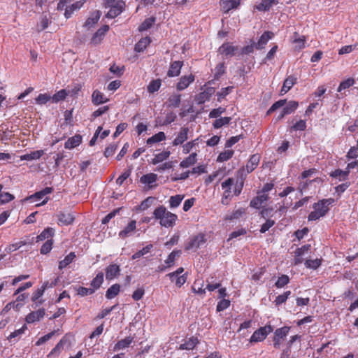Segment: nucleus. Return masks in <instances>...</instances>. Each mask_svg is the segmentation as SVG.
Returning a JSON list of instances; mask_svg holds the SVG:
<instances>
[{
    "label": "nucleus",
    "instance_id": "nucleus-60",
    "mask_svg": "<svg viewBox=\"0 0 358 358\" xmlns=\"http://www.w3.org/2000/svg\"><path fill=\"white\" fill-rule=\"evenodd\" d=\"M77 294L81 296H85L87 295H91L94 293V289L92 288H87L84 287H79L77 289Z\"/></svg>",
    "mask_w": 358,
    "mask_h": 358
},
{
    "label": "nucleus",
    "instance_id": "nucleus-56",
    "mask_svg": "<svg viewBox=\"0 0 358 358\" xmlns=\"http://www.w3.org/2000/svg\"><path fill=\"white\" fill-rule=\"evenodd\" d=\"M52 99V97L48 94H40L35 99L36 103L38 105H43Z\"/></svg>",
    "mask_w": 358,
    "mask_h": 358
},
{
    "label": "nucleus",
    "instance_id": "nucleus-54",
    "mask_svg": "<svg viewBox=\"0 0 358 358\" xmlns=\"http://www.w3.org/2000/svg\"><path fill=\"white\" fill-rule=\"evenodd\" d=\"M68 95V92L66 90H61L55 93L52 97V100L55 103H57L66 99Z\"/></svg>",
    "mask_w": 358,
    "mask_h": 358
},
{
    "label": "nucleus",
    "instance_id": "nucleus-44",
    "mask_svg": "<svg viewBox=\"0 0 358 358\" xmlns=\"http://www.w3.org/2000/svg\"><path fill=\"white\" fill-rule=\"evenodd\" d=\"M152 248H153L152 244L147 245L143 249H141V250L137 251L136 252H135L132 255L131 259H138V258L144 256L145 255L149 253L150 252V250L152 249Z\"/></svg>",
    "mask_w": 358,
    "mask_h": 358
},
{
    "label": "nucleus",
    "instance_id": "nucleus-43",
    "mask_svg": "<svg viewBox=\"0 0 358 358\" xmlns=\"http://www.w3.org/2000/svg\"><path fill=\"white\" fill-rule=\"evenodd\" d=\"M183 199H184V196L180 195V194L171 196L169 201L170 208H175L178 207L180 205Z\"/></svg>",
    "mask_w": 358,
    "mask_h": 358
},
{
    "label": "nucleus",
    "instance_id": "nucleus-39",
    "mask_svg": "<svg viewBox=\"0 0 358 358\" xmlns=\"http://www.w3.org/2000/svg\"><path fill=\"white\" fill-rule=\"evenodd\" d=\"M196 153L194 152L189 155L187 158L182 160L180 166L182 168H188L196 162Z\"/></svg>",
    "mask_w": 358,
    "mask_h": 358
},
{
    "label": "nucleus",
    "instance_id": "nucleus-12",
    "mask_svg": "<svg viewBox=\"0 0 358 358\" xmlns=\"http://www.w3.org/2000/svg\"><path fill=\"white\" fill-rule=\"evenodd\" d=\"M52 192V188L47 187L44 188L43 190L37 192L34 194L31 195L30 196L27 197V200L29 201L30 202H36L44 199L47 194H50Z\"/></svg>",
    "mask_w": 358,
    "mask_h": 358
},
{
    "label": "nucleus",
    "instance_id": "nucleus-22",
    "mask_svg": "<svg viewBox=\"0 0 358 358\" xmlns=\"http://www.w3.org/2000/svg\"><path fill=\"white\" fill-rule=\"evenodd\" d=\"M82 142V136L79 134H76L75 136L69 138L64 143V148L66 149H73L77 146H78Z\"/></svg>",
    "mask_w": 358,
    "mask_h": 358
},
{
    "label": "nucleus",
    "instance_id": "nucleus-10",
    "mask_svg": "<svg viewBox=\"0 0 358 358\" xmlns=\"http://www.w3.org/2000/svg\"><path fill=\"white\" fill-rule=\"evenodd\" d=\"M109 30L108 25H103L101 28H99L95 34L93 35L91 43L94 45L99 44L103 40L105 34Z\"/></svg>",
    "mask_w": 358,
    "mask_h": 358
},
{
    "label": "nucleus",
    "instance_id": "nucleus-59",
    "mask_svg": "<svg viewBox=\"0 0 358 358\" xmlns=\"http://www.w3.org/2000/svg\"><path fill=\"white\" fill-rule=\"evenodd\" d=\"M291 294V291H286L282 294L278 295L275 299V303L276 306H279L285 303Z\"/></svg>",
    "mask_w": 358,
    "mask_h": 358
},
{
    "label": "nucleus",
    "instance_id": "nucleus-24",
    "mask_svg": "<svg viewBox=\"0 0 358 358\" xmlns=\"http://www.w3.org/2000/svg\"><path fill=\"white\" fill-rule=\"evenodd\" d=\"M92 101L94 105L98 106L108 102V99H107L102 92L96 90L92 94Z\"/></svg>",
    "mask_w": 358,
    "mask_h": 358
},
{
    "label": "nucleus",
    "instance_id": "nucleus-48",
    "mask_svg": "<svg viewBox=\"0 0 358 358\" xmlns=\"http://www.w3.org/2000/svg\"><path fill=\"white\" fill-rule=\"evenodd\" d=\"M231 118L229 117H224L216 119L213 125L215 129H220L223 126L227 125L229 124Z\"/></svg>",
    "mask_w": 358,
    "mask_h": 358
},
{
    "label": "nucleus",
    "instance_id": "nucleus-51",
    "mask_svg": "<svg viewBox=\"0 0 358 358\" xmlns=\"http://www.w3.org/2000/svg\"><path fill=\"white\" fill-rule=\"evenodd\" d=\"M244 213H245V210L243 208H240V209L234 210L229 215H227L225 216V220H229V221H231L234 220H237V219H239Z\"/></svg>",
    "mask_w": 358,
    "mask_h": 358
},
{
    "label": "nucleus",
    "instance_id": "nucleus-14",
    "mask_svg": "<svg viewBox=\"0 0 358 358\" xmlns=\"http://www.w3.org/2000/svg\"><path fill=\"white\" fill-rule=\"evenodd\" d=\"M274 36V34L271 31H265L259 38L257 43H255V48L261 50L265 47L268 41Z\"/></svg>",
    "mask_w": 358,
    "mask_h": 358
},
{
    "label": "nucleus",
    "instance_id": "nucleus-34",
    "mask_svg": "<svg viewBox=\"0 0 358 358\" xmlns=\"http://www.w3.org/2000/svg\"><path fill=\"white\" fill-rule=\"evenodd\" d=\"M240 0H227L222 2V8L224 13H228L231 9L237 8L240 5Z\"/></svg>",
    "mask_w": 358,
    "mask_h": 358
},
{
    "label": "nucleus",
    "instance_id": "nucleus-40",
    "mask_svg": "<svg viewBox=\"0 0 358 358\" xmlns=\"http://www.w3.org/2000/svg\"><path fill=\"white\" fill-rule=\"evenodd\" d=\"M76 258V254L73 252H71L68 255H66L63 260L59 261V268L60 270L66 268L68 265H69Z\"/></svg>",
    "mask_w": 358,
    "mask_h": 358
},
{
    "label": "nucleus",
    "instance_id": "nucleus-32",
    "mask_svg": "<svg viewBox=\"0 0 358 358\" xmlns=\"http://www.w3.org/2000/svg\"><path fill=\"white\" fill-rule=\"evenodd\" d=\"M296 78L292 76H288L283 83L281 93L286 94L296 83Z\"/></svg>",
    "mask_w": 358,
    "mask_h": 358
},
{
    "label": "nucleus",
    "instance_id": "nucleus-29",
    "mask_svg": "<svg viewBox=\"0 0 358 358\" xmlns=\"http://www.w3.org/2000/svg\"><path fill=\"white\" fill-rule=\"evenodd\" d=\"M171 152L169 150H164L160 153L156 154L152 159V164H157L164 161H166L170 157Z\"/></svg>",
    "mask_w": 358,
    "mask_h": 358
},
{
    "label": "nucleus",
    "instance_id": "nucleus-7",
    "mask_svg": "<svg viewBox=\"0 0 358 358\" xmlns=\"http://www.w3.org/2000/svg\"><path fill=\"white\" fill-rule=\"evenodd\" d=\"M215 90L214 87H208L203 92H200L195 96V101L197 104L204 103L206 101H209L212 95L215 93Z\"/></svg>",
    "mask_w": 358,
    "mask_h": 358
},
{
    "label": "nucleus",
    "instance_id": "nucleus-58",
    "mask_svg": "<svg viewBox=\"0 0 358 358\" xmlns=\"http://www.w3.org/2000/svg\"><path fill=\"white\" fill-rule=\"evenodd\" d=\"M289 282V278L287 275H282L278 278L275 282V286L278 288H282Z\"/></svg>",
    "mask_w": 358,
    "mask_h": 358
},
{
    "label": "nucleus",
    "instance_id": "nucleus-37",
    "mask_svg": "<svg viewBox=\"0 0 358 358\" xmlns=\"http://www.w3.org/2000/svg\"><path fill=\"white\" fill-rule=\"evenodd\" d=\"M103 273L99 272L96 274V277L91 281L92 289H94V292L99 289L103 282Z\"/></svg>",
    "mask_w": 358,
    "mask_h": 358
},
{
    "label": "nucleus",
    "instance_id": "nucleus-38",
    "mask_svg": "<svg viewBox=\"0 0 358 358\" xmlns=\"http://www.w3.org/2000/svg\"><path fill=\"white\" fill-rule=\"evenodd\" d=\"M120 291V285L119 284H114L110 286L106 292V297L108 299H112L115 298Z\"/></svg>",
    "mask_w": 358,
    "mask_h": 358
},
{
    "label": "nucleus",
    "instance_id": "nucleus-6",
    "mask_svg": "<svg viewBox=\"0 0 358 358\" xmlns=\"http://www.w3.org/2000/svg\"><path fill=\"white\" fill-rule=\"evenodd\" d=\"M125 3L124 1H120L115 6L108 7L109 10L106 14L107 18L113 19L120 15L124 9Z\"/></svg>",
    "mask_w": 358,
    "mask_h": 358
},
{
    "label": "nucleus",
    "instance_id": "nucleus-36",
    "mask_svg": "<svg viewBox=\"0 0 358 358\" xmlns=\"http://www.w3.org/2000/svg\"><path fill=\"white\" fill-rule=\"evenodd\" d=\"M277 0H262V2L256 6L259 11L268 10L273 5L277 4Z\"/></svg>",
    "mask_w": 358,
    "mask_h": 358
},
{
    "label": "nucleus",
    "instance_id": "nucleus-45",
    "mask_svg": "<svg viewBox=\"0 0 358 358\" xmlns=\"http://www.w3.org/2000/svg\"><path fill=\"white\" fill-rule=\"evenodd\" d=\"M155 18L154 17H151L145 19L141 24L138 27L139 31H144L149 29L155 23Z\"/></svg>",
    "mask_w": 358,
    "mask_h": 358
},
{
    "label": "nucleus",
    "instance_id": "nucleus-23",
    "mask_svg": "<svg viewBox=\"0 0 358 358\" xmlns=\"http://www.w3.org/2000/svg\"><path fill=\"white\" fill-rule=\"evenodd\" d=\"M198 343V338L192 336L187 340H185L184 343L179 346L178 349L181 350H193Z\"/></svg>",
    "mask_w": 358,
    "mask_h": 358
},
{
    "label": "nucleus",
    "instance_id": "nucleus-8",
    "mask_svg": "<svg viewBox=\"0 0 358 358\" xmlns=\"http://www.w3.org/2000/svg\"><path fill=\"white\" fill-rule=\"evenodd\" d=\"M269 199L268 194H263L258 191L257 195L250 203V206L254 208L259 209L262 204Z\"/></svg>",
    "mask_w": 358,
    "mask_h": 358
},
{
    "label": "nucleus",
    "instance_id": "nucleus-3",
    "mask_svg": "<svg viewBox=\"0 0 358 358\" xmlns=\"http://www.w3.org/2000/svg\"><path fill=\"white\" fill-rule=\"evenodd\" d=\"M206 241V235L200 233L193 237L186 243L185 250H196L203 245Z\"/></svg>",
    "mask_w": 358,
    "mask_h": 358
},
{
    "label": "nucleus",
    "instance_id": "nucleus-30",
    "mask_svg": "<svg viewBox=\"0 0 358 358\" xmlns=\"http://www.w3.org/2000/svg\"><path fill=\"white\" fill-rule=\"evenodd\" d=\"M355 84V80L352 78H349L343 81H342L338 89V92L341 93V95L345 94V90H348L350 87H352Z\"/></svg>",
    "mask_w": 358,
    "mask_h": 358
},
{
    "label": "nucleus",
    "instance_id": "nucleus-2",
    "mask_svg": "<svg viewBox=\"0 0 358 358\" xmlns=\"http://www.w3.org/2000/svg\"><path fill=\"white\" fill-rule=\"evenodd\" d=\"M153 215L155 219L159 220L160 224L166 228L173 227L178 220V216L167 211L164 206L157 207L154 210Z\"/></svg>",
    "mask_w": 358,
    "mask_h": 358
},
{
    "label": "nucleus",
    "instance_id": "nucleus-31",
    "mask_svg": "<svg viewBox=\"0 0 358 358\" xmlns=\"http://www.w3.org/2000/svg\"><path fill=\"white\" fill-rule=\"evenodd\" d=\"M133 338L128 336L124 339L119 341L114 346V351H118L120 350L128 348L130 344L133 342Z\"/></svg>",
    "mask_w": 358,
    "mask_h": 358
},
{
    "label": "nucleus",
    "instance_id": "nucleus-18",
    "mask_svg": "<svg viewBox=\"0 0 358 358\" xmlns=\"http://www.w3.org/2000/svg\"><path fill=\"white\" fill-rule=\"evenodd\" d=\"M183 65V62L182 61H175L172 62L170 65L169 69L167 72V75L169 77H176L178 76L180 73V70Z\"/></svg>",
    "mask_w": 358,
    "mask_h": 358
},
{
    "label": "nucleus",
    "instance_id": "nucleus-33",
    "mask_svg": "<svg viewBox=\"0 0 358 358\" xmlns=\"http://www.w3.org/2000/svg\"><path fill=\"white\" fill-rule=\"evenodd\" d=\"M151 40L150 37L146 36L142 38L136 45L134 48V50L137 52H141L144 51L147 46L150 43Z\"/></svg>",
    "mask_w": 358,
    "mask_h": 358
},
{
    "label": "nucleus",
    "instance_id": "nucleus-53",
    "mask_svg": "<svg viewBox=\"0 0 358 358\" xmlns=\"http://www.w3.org/2000/svg\"><path fill=\"white\" fill-rule=\"evenodd\" d=\"M298 106V102L295 101H289L282 109L284 110V114H291L297 108Z\"/></svg>",
    "mask_w": 358,
    "mask_h": 358
},
{
    "label": "nucleus",
    "instance_id": "nucleus-28",
    "mask_svg": "<svg viewBox=\"0 0 358 358\" xmlns=\"http://www.w3.org/2000/svg\"><path fill=\"white\" fill-rule=\"evenodd\" d=\"M203 280L202 279H196L192 286V290L195 294L204 295L206 294V289L203 288Z\"/></svg>",
    "mask_w": 358,
    "mask_h": 358
},
{
    "label": "nucleus",
    "instance_id": "nucleus-19",
    "mask_svg": "<svg viewBox=\"0 0 358 358\" xmlns=\"http://www.w3.org/2000/svg\"><path fill=\"white\" fill-rule=\"evenodd\" d=\"M260 161V155L258 154L252 155L245 167L246 173L253 171L258 166Z\"/></svg>",
    "mask_w": 358,
    "mask_h": 358
},
{
    "label": "nucleus",
    "instance_id": "nucleus-15",
    "mask_svg": "<svg viewBox=\"0 0 358 358\" xmlns=\"http://www.w3.org/2000/svg\"><path fill=\"white\" fill-rule=\"evenodd\" d=\"M45 315V310L43 308H41L37 310L36 311H33L29 313L26 316V322L27 323H34L36 321H39L41 318H43Z\"/></svg>",
    "mask_w": 358,
    "mask_h": 358
},
{
    "label": "nucleus",
    "instance_id": "nucleus-61",
    "mask_svg": "<svg viewBox=\"0 0 358 358\" xmlns=\"http://www.w3.org/2000/svg\"><path fill=\"white\" fill-rule=\"evenodd\" d=\"M14 199V196L8 192H0V203H6Z\"/></svg>",
    "mask_w": 358,
    "mask_h": 358
},
{
    "label": "nucleus",
    "instance_id": "nucleus-57",
    "mask_svg": "<svg viewBox=\"0 0 358 358\" xmlns=\"http://www.w3.org/2000/svg\"><path fill=\"white\" fill-rule=\"evenodd\" d=\"M52 245H53L52 240L46 241L41 246V248L40 249V252L42 255H46V254L49 253L52 248Z\"/></svg>",
    "mask_w": 358,
    "mask_h": 358
},
{
    "label": "nucleus",
    "instance_id": "nucleus-1",
    "mask_svg": "<svg viewBox=\"0 0 358 358\" xmlns=\"http://www.w3.org/2000/svg\"><path fill=\"white\" fill-rule=\"evenodd\" d=\"M334 202V199L329 198L320 200L318 202L313 203V210L309 213L308 220L316 221L325 216L329 210V206Z\"/></svg>",
    "mask_w": 358,
    "mask_h": 358
},
{
    "label": "nucleus",
    "instance_id": "nucleus-42",
    "mask_svg": "<svg viewBox=\"0 0 358 358\" xmlns=\"http://www.w3.org/2000/svg\"><path fill=\"white\" fill-rule=\"evenodd\" d=\"M167 106L172 108H178L180 104V95L173 94L170 96L167 100Z\"/></svg>",
    "mask_w": 358,
    "mask_h": 358
},
{
    "label": "nucleus",
    "instance_id": "nucleus-25",
    "mask_svg": "<svg viewBox=\"0 0 358 358\" xmlns=\"http://www.w3.org/2000/svg\"><path fill=\"white\" fill-rule=\"evenodd\" d=\"M44 154V150H38L36 151H32L29 153L24 154L20 157V160H27V161H32L40 159Z\"/></svg>",
    "mask_w": 358,
    "mask_h": 358
},
{
    "label": "nucleus",
    "instance_id": "nucleus-55",
    "mask_svg": "<svg viewBox=\"0 0 358 358\" xmlns=\"http://www.w3.org/2000/svg\"><path fill=\"white\" fill-rule=\"evenodd\" d=\"M321 259H308L305 262V266L306 268L315 270L321 265Z\"/></svg>",
    "mask_w": 358,
    "mask_h": 358
},
{
    "label": "nucleus",
    "instance_id": "nucleus-50",
    "mask_svg": "<svg viewBox=\"0 0 358 358\" xmlns=\"http://www.w3.org/2000/svg\"><path fill=\"white\" fill-rule=\"evenodd\" d=\"M162 83L160 79H156L152 80L148 86V91L150 93H154L155 92H157L160 87H161Z\"/></svg>",
    "mask_w": 358,
    "mask_h": 358
},
{
    "label": "nucleus",
    "instance_id": "nucleus-64",
    "mask_svg": "<svg viewBox=\"0 0 358 358\" xmlns=\"http://www.w3.org/2000/svg\"><path fill=\"white\" fill-rule=\"evenodd\" d=\"M225 110V108L222 107H219L217 108L213 109L209 113V117L217 119V117L222 113H224Z\"/></svg>",
    "mask_w": 358,
    "mask_h": 358
},
{
    "label": "nucleus",
    "instance_id": "nucleus-26",
    "mask_svg": "<svg viewBox=\"0 0 358 358\" xmlns=\"http://www.w3.org/2000/svg\"><path fill=\"white\" fill-rule=\"evenodd\" d=\"M74 220V217L70 213H60L58 215V224L59 225H69Z\"/></svg>",
    "mask_w": 358,
    "mask_h": 358
},
{
    "label": "nucleus",
    "instance_id": "nucleus-63",
    "mask_svg": "<svg viewBox=\"0 0 358 358\" xmlns=\"http://www.w3.org/2000/svg\"><path fill=\"white\" fill-rule=\"evenodd\" d=\"M131 173V169L125 171L121 176H120L116 180V183L121 186L124 182L130 176Z\"/></svg>",
    "mask_w": 358,
    "mask_h": 358
},
{
    "label": "nucleus",
    "instance_id": "nucleus-46",
    "mask_svg": "<svg viewBox=\"0 0 358 358\" xmlns=\"http://www.w3.org/2000/svg\"><path fill=\"white\" fill-rule=\"evenodd\" d=\"M100 18L99 11L96 10L90 17H88L85 23V27H90L94 25Z\"/></svg>",
    "mask_w": 358,
    "mask_h": 358
},
{
    "label": "nucleus",
    "instance_id": "nucleus-27",
    "mask_svg": "<svg viewBox=\"0 0 358 358\" xmlns=\"http://www.w3.org/2000/svg\"><path fill=\"white\" fill-rule=\"evenodd\" d=\"M85 1H78L68 6L65 9L64 15L66 18H70L74 11L79 10L84 4Z\"/></svg>",
    "mask_w": 358,
    "mask_h": 358
},
{
    "label": "nucleus",
    "instance_id": "nucleus-9",
    "mask_svg": "<svg viewBox=\"0 0 358 358\" xmlns=\"http://www.w3.org/2000/svg\"><path fill=\"white\" fill-rule=\"evenodd\" d=\"M136 229V221L131 220L128 224L119 232V237L124 239L127 237L131 236L134 234Z\"/></svg>",
    "mask_w": 358,
    "mask_h": 358
},
{
    "label": "nucleus",
    "instance_id": "nucleus-49",
    "mask_svg": "<svg viewBox=\"0 0 358 358\" xmlns=\"http://www.w3.org/2000/svg\"><path fill=\"white\" fill-rule=\"evenodd\" d=\"M27 244V243L25 241H20L19 242H17V243H15L13 244H10L9 245H8L6 248L5 250L8 253H11L13 252L16 251L17 250H18L19 248H20L21 247H22Z\"/></svg>",
    "mask_w": 358,
    "mask_h": 358
},
{
    "label": "nucleus",
    "instance_id": "nucleus-11",
    "mask_svg": "<svg viewBox=\"0 0 358 358\" xmlns=\"http://www.w3.org/2000/svg\"><path fill=\"white\" fill-rule=\"evenodd\" d=\"M189 129L188 127H181L177 136L173 141V146L182 145L188 138Z\"/></svg>",
    "mask_w": 358,
    "mask_h": 358
},
{
    "label": "nucleus",
    "instance_id": "nucleus-16",
    "mask_svg": "<svg viewBox=\"0 0 358 358\" xmlns=\"http://www.w3.org/2000/svg\"><path fill=\"white\" fill-rule=\"evenodd\" d=\"M180 254V250H173V251H172L169 255V256L167 257L166 259L164 261V263L166 264V266H159L158 267L159 271H163L166 268H169V267L172 266L174 264V262H175L176 257L179 256Z\"/></svg>",
    "mask_w": 358,
    "mask_h": 358
},
{
    "label": "nucleus",
    "instance_id": "nucleus-62",
    "mask_svg": "<svg viewBox=\"0 0 358 358\" xmlns=\"http://www.w3.org/2000/svg\"><path fill=\"white\" fill-rule=\"evenodd\" d=\"M232 88V87H227L222 88L220 91L217 92V96L218 101H221L222 99L227 96L231 91Z\"/></svg>",
    "mask_w": 358,
    "mask_h": 358
},
{
    "label": "nucleus",
    "instance_id": "nucleus-47",
    "mask_svg": "<svg viewBox=\"0 0 358 358\" xmlns=\"http://www.w3.org/2000/svg\"><path fill=\"white\" fill-rule=\"evenodd\" d=\"M234 153V152L231 150H224L219 154L217 161L218 162H226L233 157Z\"/></svg>",
    "mask_w": 358,
    "mask_h": 358
},
{
    "label": "nucleus",
    "instance_id": "nucleus-4",
    "mask_svg": "<svg viewBox=\"0 0 358 358\" xmlns=\"http://www.w3.org/2000/svg\"><path fill=\"white\" fill-rule=\"evenodd\" d=\"M273 331V328L271 325H266L263 327H260L256 330L250 338V343H257L264 341L267 335Z\"/></svg>",
    "mask_w": 358,
    "mask_h": 358
},
{
    "label": "nucleus",
    "instance_id": "nucleus-17",
    "mask_svg": "<svg viewBox=\"0 0 358 358\" xmlns=\"http://www.w3.org/2000/svg\"><path fill=\"white\" fill-rule=\"evenodd\" d=\"M120 266L117 264H112L106 268V278L107 280H112L120 275Z\"/></svg>",
    "mask_w": 358,
    "mask_h": 358
},
{
    "label": "nucleus",
    "instance_id": "nucleus-5",
    "mask_svg": "<svg viewBox=\"0 0 358 358\" xmlns=\"http://www.w3.org/2000/svg\"><path fill=\"white\" fill-rule=\"evenodd\" d=\"M238 48L230 43H224L219 48L220 53L224 58H230L236 55Z\"/></svg>",
    "mask_w": 358,
    "mask_h": 358
},
{
    "label": "nucleus",
    "instance_id": "nucleus-21",
    "mask_svg": "<svg viewBox=\"0 0 358 358\" xmlns=\"http://www.w3.org/2000/svg\"><path fill=\"white\" fill-rule=\"evenodd\" d=\"M306 38L304 36H300L297 32H294L293 35V43L295 44V50H301L306 47Z\"/></svg>",
    "mask_w": 358,
    "mask_h": 358
},
{
    "label": "nucleus",
    "instance_id": "nucleus-35",
    "mask_svg": "<svg viewBox=\"0 0 358 358\" xmlns=\"http://www.w3.org/2000/svg\"><path fill=\"white\" fill-rule=\"evenodd\" d=\"M166 139V135L164 132L159 131L157 134L148 138L146 141V143L149 145H152L155 143L163 141Z\"/></svg>",
    "mask_w": 358,
    "mask_h": 358
},
{
    "label": "nucleus",
    "instance_id": "nucleus-13",
    "mask_svg": "<svg viewBox=\"0 0 358 358\" xmlns=\"http://www.w3.org/2000/svg\"><path fill=\"white\" fill-rule=\"evenodd\" d=\"M194 76L192 74L182 76L180 78L179 82L177 83V90L178 91H182L186 89L191 83H192L194 81Z\"/></svg>",
    "mask_w": 358,
    "mask_h": 358
},
{
    "label": "nucleus",
    "instance_id": "nucleus-20",
    "mask_svg": "<svg viewBox=\"0 0 358 358\" xmlns=\"http://www.w3.org/2000/svg\"><path fill=\"white\" fill-rule=\"evenodd\" d=\"M55 230L54 228L48 227L45 229L39 235L36 236V242L52 240Z\"/></svg>",
    "mask_w": 358,
    "mask_h": 358
},
{
    "label": "nucleus",
    "instance_id": "nucleus-52",
    "mask_svg": "<svg viewBox=\"0 0 358 358\" xmlns=\"http://www.w3.org/2000/svg\"><path fill=\"white\" fill-rule=\"evenodd\" d=\"M289 330V328L288 327L277 329L275 331V340L284 338L287 335Z\"/></svg>",
    "mask_w": 358,
    "mask_h": 358
},
{
    "label": "nucleus",
    "instance_id": "nucleus-41",
    "mask_svg": "<svg viewBox=\"0 0 358 358\" xmlns=\"http://www.w3.org/2000/svg\"><path fill=\"white\" fill-rule=\"evenodd\" d=\"M157 180V175L153 173L145 174L141 176L140 181L146 185H152Z\"/></svg>",
    "mask_w": 358,
    "mask_h": 358
}]
</instances>
